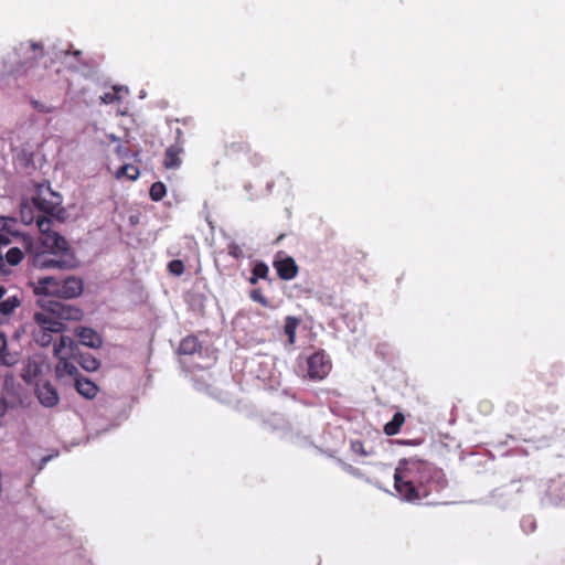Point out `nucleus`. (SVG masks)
Returning a JSON list of instances; mask_svg holds the SVG:
<instances>
[{"label": "nucleus", "mask_w": 565, "mask_h": 565, "mask_svg": "<svg viewBox=\"0 0 565 565\" xmlns=\"http://www.w3.org/2000/svg\"><path fill=\"white\" fill-rule=\"evenodd\" d=\"M447 487L444 471L417 457L402 458L395 468L394 488L406 502H419Z\"/></svg>", "instance_id": "obj_1"}, {"label": "nucleus", "mask_w": 565, "mask_h": 565, "mask_svg": "<svg viewBox=\"0 0 565 565\" xmlns=\"http://www.w3.org/2000/svg\"><path fill=\"white\" fill-rule=\"evenodd\" d=\"M36 225L41 232V243L43 247L50 250L51 254L55 255L50 258H39L38 263L42 267H57V268H72L75 266V258L70 254L68 242L60 235L57 232L52 230L53 220L46 216H38Z\"/></svg>", "instance_id": "obj_2"}, {"label": "nucleus", "mask_w": 565, "mask_h": 565, "mask_svg": "<svg viewBox=\"0 0 565 565\" xmlns=\"http://www.w3.org/2000/svg\"><path fill=\"white\" fill-rule=\"evenodd\" d=\"M77 343L67 335H60L58 341L54 343L53 353L57 359L55 365V376L60 381L66 379L76 380L81 375L76 364Z\"/></svg>", "instance_id": "obj_3"}, {"label": "nucleus", "mask_w": 565, "mask_h": 565, "mask_svg": "<svg viewBox=\"0 0 565 565\" xmlns=\"http://www.w3.org/2000/svg\"><path fill=\"white\" fill-rule=\"evenodd\" d=\"M83 289V280L78 277L68 276L58 280L49 276L39 279L35 292L54 296L61 299H73L81 296Z\"/></svg>", "instance_id": "obj_4"}, {"label": "nucleus", "mask_w": 565, "mask_h": 565, "mask_svg": "<svg viewBox=\"0 0 565 565\" xmlns=\"http://www.w3.org/2000/svg\"><path fill=\"white\" fill-rule=\"evenodd\" d=\"M331 369V360L323 351H317L307 359V377L311 381H322Z\"/></svg>", "instance_id": "obj_5"}, {"label": "nucleus", "mask_w": 565, "mask_h": 565, "mask_svg": "<svg viewBox=\"0 0 565 565\" xmlns=\"http://www.w3.org/2000/svg\"><path fill=\"white\" fill-rule=\"evenodd\" d=\"M33 205L39 212H42L46 217L55 216L56 212L61 210L60 196L49 191L47 193L40 192L32 199Z\"/></svg>", "instance_id": "obj_6"}, {"label": "nucleus", "mask_w": 565, "mask_h": 565, "mask_svg": "<svg viewBox=\"0 0 565 565\" xmlns=\"http://www.w3.org/2000/svg\"><path fill=\"white\" fill-rule=\"evenodd\" d=\"M34 321L38 327L52 332L53 334H61L65 331L66 326L64 322L55 318L52 310L46 306L43 311L34 313Z\"/></svg>", "instance_id": "obj_7"}, {"label": "nucleus", "mask_w": 565, "mask_h": 565, "mask_svg": "<svg viewBox=\"0 0 565 565\" xmlns=\"http://www.w3.org/2000/svg\"><path fill=\"white\" fill-rule=\"evenodd\" d=\"M49 308L52 310L55 318L60 321H79L82 320L84 312L81 308L62 302V301H50Z\"/></svg>", "instance_id": "obj_8"}, {"label": "nucleus", "mask_w": 565, "mask_h": 565, "mask_svg": "<svg viewBox=\"0 0 565 565\" xmlns=\"http://www.w3.org/2000/svg\"><path fill=\"white\" fill-rule=\"evenodd\" d=\"M35 394L41 405L54 407L60 402L56 388L49 381H40L35 386Z\"/></svg>", "instance_id": "obj_9"}, {"label": "nucleus", "mask_w": 565, "mask_h": 565, "mask_svg": "<svg viewBox=\"0 0 565 565\" xmlns=\"http://www.w3.org/2000/svg\"><path fill=\"white\" fill-rule=\"evenodd\" d=\"M182 135L181 129H177V139L180 140ZM183 147L180 141L169 146L164 152L163 167L168 170L178 169L182 163Z\"/></svg>", "instance_id": "obj_10"}, {"label": "nucleus", "mask_w": 565, "mask_h": 565, "mask_svg": "<svg viewBox=\"0 0 565 565\" xmlns=\"http://www.w3.org/2000/svg\"><path fill=\"white\" fill-rule=\"evenodd\" d=\"M273 266L276 269L278 277L282 280L294 279L299 271L298 265L290 256H286L284 258L276 257Z\"/></svg>", "instance_id": "obj_11"}, {"label": "nucleus", "mask_w": 565, "mask_h": 565, "mask_svg": "<svg viewBox=\"0 0 565 565\" xmlns=\"http://www.w3.org/2000/svg\"><path fill=\"white\" fill-rule=\"evenodd\" d=\"M31 49L33 51V55L29 60L15 65L11 71L14 78L29 75L30 70L34 67L35 62L43 56V49L41 44L33 42L31 43Z\"/></svg>", "instance_id": "obj_12"}, {"label": "nucleus", "mask_w": 565, "mask_h": 565, "mask_svg": "<svg viewBox=\"0 0 565 565\" xmlns=\"http://www.w3.org/2000/svg\"><path fill=\"white\" fill-rule=\"evenodd\" d=\"M75 334L79 339V342L85 347L98 349L103 344L102 337L92 328L77 327L75 329Z\"/></svg>", "instance_id": "obj_13"}, {"label": "nucleus", "mask_w": 565, "mask_h": 565, "mask_svg": "<svg viewBox=\"0 0 565 565\" xmlns=\"http://www.w3.org/2000/svg\"><path fill=\"white\" fill-rule=\"evenodd\" d=\"M74 382L76 391L83 397L92 399L97 395L98 386L90 380L79 375Z\"/></svg>", "instance_id": "obj_14"}, {"label": "nucleus", "mask_w": 565, "mask_h": 565, "mask_svg": "<svg viewBox=\"0 0 565 565\" xmlns=\"http://www.w3.org/2000/svg\"><path fill=\"white\" fill-rule=\"evenodd\" d=\"M202 350V343L195 335H188L181 340L178 352L179 354L192 355Z\"/></svg>", "instance_id": "obj_15"}, {"label": "nucleus", "mask_w": 565, "mask_h": 565, "mask_svg": "<svg viewBox=\"0 0 565 565\" xmlns=\"http://www.w3.org/2000/svg\"><path fill=\"white\" fill-rule=\"evenodd\" d=\"M404 423L405 416L401 412L395 413L392 420L384 425V434L387 436H394L398 434Z\"/></svg>", "instance_id": "obj_16"}, {"label": "nucleus", "mask_w": 565, "mask_h": 565, "mask_svg": "<svg viewBox=\"0 0 565 565\" xmlns=\"http://www.w3.org/2000/svg\"><path fill=\"white\" fill-rule=\"evenodd\" d=\"M298 324H299V319H297L296 317L289 316L285 320L284 332L288 337V341L290 344L295 343L296 330L298 328Z\"/></svg>", "instance_id": "obj_17"}, {"label": "nucleus", "mask_w": 565, "mask_h": 565, "mask_svg": "<svg viewBox=\"0 0 565 565\" xmlns=\"http://www.w3.org/2000/svg\"><path fill=\"white\" fill-rule=\"evenodd\" d=\"M76 362L88 372H94L100 366V362L92 354H82L79 359L76 358Z\"/></svg>", "instance_id": "obj_18"}, {"label": "nucleus", "mask_w": 565, "mask_h": 565, "mask_svg": "<svg viewBox=\"0 0 565 565\" xmlns=\"http://www.w3.org/2000/svg\"><path fill=\"white\" fill-rule=\"evenodd\" d=\"M20 306V299L17 296H12L1 301L0 313L4 317L10 316Z\"/></svg>", "instance_id": "obj_19"}, {"label": "nucleus", "mask_w": 565, "mask_h": 565, "mask_svg": "<svg viewBox=\"0 0 565 565\" xmlns=\"http://www.w3.org/2000/svg\"><path fill=\"white\" fill-rule=\"evenodd\" d=\"M35 342L41 347H49L53 342V333L38 327L33 332Z\"/></svg>", "instance_id": "obj_20"}, {"label": "nucleus", "mask_w": 565, "mask_h": 565, "mask_svg": "<svg viewBox=\"0 0 565 565\" xmlns=\"http://www.w3.org/2000/svg\"><path fill=\"white\" fill-rule=\"evenodd\" d=\"M138 175H139V170L137 167H135L132 164H124L116 172L117 179H121V178L126 177L129 180H136L138 178Z\"/></svg>", "instance_id": "obj_21"}, {"label": "nucleus", "mask_w": 565, "mask_h": 565, "mask_svg": "<svg viewBox=\"0 0 565 565\" xmlns=\"http://www.w3.org/2000/svg\"><path fill=\"white\" fill-rule=\"evenodd\" d=\"M166 194L167 188L163 182L158 181L150 186L149 195L152 201H161L166 196Z\"/></svg>", "instance_id": "obj_22"}, {"label": "nucleus", "mask_w": 565, "mask_h": 565, "mask_svg": "<svg viewBox=\"0 0 565 565\" xmlns=\"http://www.w3.org/2000/svg\"><path fill=\"white\" fill-rule=\"evenodd\" d=\"M250 146L246 141H238V142H231L226 146V153L227 154H235L238 152H249Z\"/></svg>", "instance_id": "obj_23"}, {"label": "nucleus", "mask_w": 565, "mask_h": 565, "mask_svg": "<svg viewBox=\"0 0 565 565\" xmlns=\"http://www.w3.org/2000/svg\"><path fill=\"white\" fill-rule=\"evenodd\" d=\"M23 259V253L20 248L18 247H12L10 248L7 254H6V260L8 262V264H10L11 266H15L18 264L21 263V260Z\"/></svg>", "instance_id": "obj_24"}, {"label": "nucleus", "mask_w": 565, "mask_h": 565, "mask_svg": "<svg viewBox=\"0 0 565 565\" xmlns=\"http://www.w3.org/2000/svg\"><path fill=\"white\" fill-rule=\"evenodd\" d=\"M168 270L174 276H181L184 273L185 267L181 259H173L168 264Z\"/></svg>", "instance_id": "obj_25"}, {"label": "nucleus", "mask_w": 565, "mask_h": 565, "mask_svg": "<svg viewBox=\"0 0 565 565\" xmlns=\"http://www.w3.org/2000/svg\"><path fill=\"white\" fill-rule=\"evenodd\" d=\"M30 104L33 107V109H35L39 113L52 114L55 111L54 106L41 103L40 100H36V99H31Z\"/></svg>", "instance_id": "obj_26"}, {"label": "nucleus", "mask_w": 565, "mask_h": 565, "mask_svg": "<svg viewBox=\"0 0 565 565\" xmlns=\"http://www.w3.org/2000/svg\"><path fill=\"white\" fill-rule=\"evenodd\" d=\"M268 273H269V268L268 266L263 263V262H258L254 265L253 269H252V274H254L255 276H257L259 279H266L267 276H268Z\"/></svg>", "instance_id": "obj_27"}, {"label": "nucleus", "mask_w": 565, "mask_h": 565, "mask_svg": "<svg viewBox=\"0 0 565 565\" xmlns=\"http://www.w3.org/2000/svg\"><path fill=\"white\" fill-rule=\"evenodd\" d=\"M15 223V220L12 217L0 216V231H6L9 234H13V226Z\"/></svg>", "instance_id": "obj_28"}, {"label": "nucleus", "mask_w": 565, "mask_h": 565, "mask_svg": "<svg viewBox=\"0 0 565 565\" xmlns=\"http://www.w3.org/2000/svg\"><path fill=\"white\" fill-rule=\"evenodd\" d=\"M227 253L230 256H232L235 259H239L243 257V249L241 246L236 243H230L227 246Z\"/></svg>", "instance_id": "obj_29"}, {"label": "nucleus", "mask_w": 565, "mask_h": 565, "mask_svg": "<svg viewBox=\"0 0 565 565\" xmlns=\"http://www.w3.org/2000/svg\"><path fill=\"white\" fill-rule=\"evenodd\" d=\"M250 298L260 303L262 306L264 307H267L268 306V300L267 298L263 295L262 290L260 289H254L252 290L250 292Z\"/></svg>", "instance_id": "obj_30"}, {"label": "nucleus", "mask_w": 565, "mask_h": 565, "mask_svg": "<svg viewBox=\"0 0 565 565\" xmlns=\"http://www.w3.org/2000/svg\"><path fill=\"white\" fill-rule=\"evenodd\" d=\"M119 97L117 96L115 90L106 92L100 96V100L103 104H113L117 102Z\"/></svg>", "instance_id": "obj_31"}, {"label": "nucleus", "mask_w": 565, "mask_h": 565, "mask_svg": "<svg viewBox=\"0 0 565 565\" xmlns=\"http://www.w3.org/2000/svg\"><path fill=\"white\" fill-rule=\"evenodd\" d=\"M351 448L354 452L365 456L366 451L364 450V446L361 441H352Z\"/></svg>", "instance_id": "obj_32"}, {"label": "nucleus", "mask_w": 565, "mask_h": 565, "mask_svg": "<svg viewBox=\"0 0 565 565\" xmlns=\"http://www.w3.org/2000/svg\"><path fill=\"white\" fill-rule=\"evenodd\" d=\"M7 349V339L3 333H0V355L6 351Z\"/></svg>", "instance_id": "obj_33"}, {"label": "nucleus", "mask_w": 565, "mask_h": 565, "mask_svg": "<svg viewBox=\"0 0 565 565\" xmlns=\"http://www.w3.org/2000/svg\"><path fill=\"white\" fill-rule=\"evenodd\" d=\"M66 54H72L74 57H76L78 62L81 61L82 52L78 50H75L73 52L67 51Z\"/></svg>", "instance_id": "obj_34"}, {"label": "nucleus", "mask_w": 565, "mask_h": 565, "mask_svg": "<svg viewBox=\"0 0 565 565\" xmlns=\"http://www.w3.org/2000/svg\"><path fill=\"white\" fill-rule=\"evenodd\" d=\"M7 404L4 401L0 399V415H2L6 412Z\"/></svg>", "instance_id": "obj_35"}, {"label": "nucleus", "mask_w": 565, "mask_h": 565, "mask_svg": "<svg viewBox=\"0 0 565 565\" xmlns=\"http://www.w3.org/2000/svg\"><path fill=\"white\" fill-rule=\"evenodd\" d=\"M258 279H259V278H258L257 276H255L254 274H252V277L249 278V282H250L252 285H255V284L257 282V280H258Z\"/></svg>", "instance_id": "obj_36"}, {"label": "nucleus", "mask_w": 565, "mask_h": 565, "mask_svg": "<svg viewBox=\"0 0 565 565\" xmlns=\"http://www.w3.org/2000/svg\"><path fill=\"white\" fill-rule=\"evenodd\" d=\"M22 218H23V221H24L25 223H31V222L33 221V217H32V216L28 220L23 212H22Z\"/></svg>", "instance_id": "obj_37"}, {"label": "nucleus", "mask_w": 565, "mask_h": 565, "mask_svg": "<svg viewBox=\"0 0 565 565\" xmlns=\"http://www.w3.org/2000/svg\"><path fill=\"white\" fill-rule=\"evenodd\" d=\"M6 294V288L0 286V298H2Z\"/></svg>", "instance_id": "obj_38"}, {"label": "nucleus", "mask_w": 565, "mask_h": 565, "mask_svg": "<svg viewBox=\"0 0 565 565\" xmlns=\"http://www.w3.org/2000/svg\"><path fill=\"white\" fill-rule=\"evenodd\" d=\"M402 444H405V445H411L412 443L411 441H401Z\"/></svg>", "instance_id": "obj_39"}, {"label": "nucleus", "mask_w": 565, "mask_h": 565, "mask_svg": "<svg viewBox=\"0 0 565 565\" xmlns=\"http://www.w3.org/2000/svg\"><path fill=\"white\" fill-rule=\"evenodd\" d=\"M50 459V457H44L43 461L46 462Z\"/></svg>", "instance_id": "obj_40"}]
</instances>
